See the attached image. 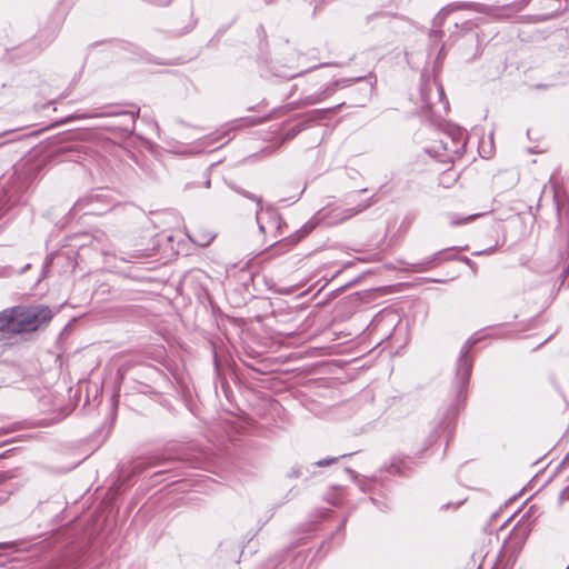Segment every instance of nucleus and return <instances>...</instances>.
I'll list each match as a JSON object with an SVG mask.
<instances>
[{"mask_svg": "<svg viewBox=\"0 0 569 569\" xmlns=\"http://www.w3.org/2000/svg\"><path fill=\"white\" fill-rule=\"evenodd\" d=\"M257 220L259 221L260 220V213L257 212Z\"/></svg>", "mask_w": 569, "mask_h": 569, "instance_id": "obj_6", "label": "nucleus"}, {"mask_svg": "<svg viewBox=\"0 0 569 569\" xmlns=\"http://www.w3.org/2000/svg\"><path fill=\"white\" fill-rule=\"evenodd\" d=\"M476 217H477V214H471V216L465 217L461 220H457L455 217H450V224L451 226H458V224H461V223H467V222L473 220Z\"/></svg>", "mask_w": 569, "mask_h": 569, "instance_id": "obj_3", "label": "nucleus"}, {"mask_svg": "<svg viewBox=\"0 0 569 569\" xmlns=\"http://www.w3.org/2000/svg\"><path fill=\"white\" fill-rule=\"evenodd\" d=\"M360 210H353V209H350L348 210V214L346 216V218H350L352 216H355L356 213H358Z\"/></svg>", "mask_w": 569, "mask_h": 569, "instance_id": "obj_5", "label": "nucleus"}, {"mask_svg": "<svg viewBox=\"0 0 569 569\" xmlns=\"http://www.w3.org/2000/svg\"><path fill=\"white\" fill-rule=\"evenodd\" d=\"M213 238L214 236L210 233L203 238H200L198 234H194L191 239L199 246H207Z\"/></svg>", "mask_w": 569, "mask_h": 569, "instance_id": "obj_2", "label": "nucleus"}, {"mask_svg": "<svg viewBox=\"0 0 569 569\" xmlns=\"http://www.w3.org/2000/svg\"><path fill=\"white\" fill-rule=\"evenodd\" d=\"M339 460L338 457H332V458H327V459H322V460H319L316 465L319 466V467H327L331 463H335Z\"/></svg>", "mask_w": 569, "mask_h": 569, "instance_id": "obj_4", "label": "nucleus"}, {"mask_svg": "<svg viewBox=\"0 0 569 569\" xmlns=\"http://www.w3.org/2000/svg\"><path fill=\"white\" fill-rule=\"evenodd\" d=\"M52 318L44 306L14 307L0 313V331L21 333L37 330Z\"/></svg>", "mask_w": 569, "mask_h": 569, "instance_id": "obj_1", "label": "nucleus"}]
</instances>
